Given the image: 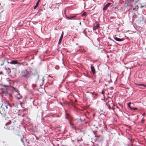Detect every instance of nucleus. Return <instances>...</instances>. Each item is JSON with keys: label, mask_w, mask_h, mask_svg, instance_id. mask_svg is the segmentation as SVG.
Masks as SVG:
<instances>
[{"label": "nucleus", "mask_w": 146, "mask_h": 146, "mask_svg": "<svg viewBox=\"0 0 146 146\" xmlns=\"http://www.w3.org/2000/svg\"><path fill=\"white\" fill-rule=\"evenodd\" d=\"M29 72L27 70H25L22 71L21 72V75L22 77L27 78L28 77V75Z\"/></svg>", "instance_id": "nucleus-1"}, {"label": "nucleus", "mask_w": 146, "mask_h": 146, "mask_svg": "<svg viewBox=\"0 0 146 146\" xmlns=\"http://www.w3.org/2000/svg\"><path fill=\"white\" fill-rule=\"evenodd\" d=\"M5 128L6 129L11 130L14 129V127L13 126H11L10 123H7L5 124Z\"/></svg>", "instance_id": "nucleus-2"}, {"label": "nucleus", "mask_w": 146, "mask_h": 146, "mask_svg": "<svg viewBox=\"0 0 146 146\" xmlns=\"http://www.w3.org/2000/svg\"><path fill=\"white\" fill-rule=\"evenodd\" d=\"M111 4V3H108L105 5L103 8V10L105 11L106 10Z\"/></svg>", "instance_id": "nucleus-3"}, {"label": "nucleus", "mask_w": 146, "mask_h": 146, "mask_svg": "<svg viewBox=\"0 0 146 146\" xmlns=\"http://www.w3.org/2000/svg\"><path fill=\"white\" fill-rule=\"evenodd\" d=\"M5 69L6 70V73L8 74H9L11 72V70L9 67H5Z\"/></svg>", "instance_id": "nucleus-4"}, {"label": "nucleus", "mask_w": 146, "mask_h": 146, "mask_svg": "<svg viewBox=\"0 0 146 146\" xmlns=\"http://www.w3.org/2000/svg\"><path fill=\"white\" fill-rule=\"evenodd\" d=\"M113 38L115 40L119 42L122 41L124 40L123 38H120L115 37H113Z\"/></svg>", "instance_id": "nucleus-5"}, {"label": "nucleus", "mask_w": 146, "mask_h": 146, "mask_svg": "<svg viewBox=\"0 0 146 146\" xmlns=\"http://www.w3.org/2000/svg\"><path fill=\"white\" fill-rule=\"evenodd\" d=\"M90 68L93 74H95L96 73V72L94 66L93 65H92L91 66Z\"/></svg>", "instance_id": "nucleus-6"}, {"label": "nucleus", "mask_w": 146, "mask_h": 146, "mask_svg": "<svg viewBox=\"0 0 146 146\" xmlns=\"http://www.w3.org/2000/svg\"><path fill=\"white\" fill-rule=\"evenodd\" d=\"M96 26H94L93 28V30H96L99 26L100 25L97 22H96Z\"/></svg>", "instance_id": "nucleus-7"}, {"label": "nucleus", "mask_w": 146, "mask_h": 146, "mask_svg": "<svg viewBox=\"0 0 146 146\" xmlns=\"http://www.w3.org/2000/svg\"><path fill=\"white\" fill-rule=\"evenodd\" d=\"M63 31L62 33L61 36L59 38V40L58 42V44H60L61 42V41L62 39V37L63 36Z\"/></svg>", "instance_id": "nucleus-8"}, {"label": "nucleus", "mask_w": 146, "mask_h": 146, "mask_svg": "<svg viewBox=\"0 0 146 146\" xmlns=\"http://www.w3.org/2000/svg\"><path fill=\"white\" fill-rule=\"evenodd\" d=\"M10 63L11 64H19V63L17 60H14L11 61L10 62Z\"/></svg>", "instance_id": "nucleus-9"}, {"label": "nucleus", "mask_w": 146, "mask_h": 146, "mask_svg": "<svg viewBox=\"0 0 146 146\" xmlns=\"http://www.w3.org/2000/svg\"><path fill=\"white\" fill-rule=\"evenodd\" d=\"M26 141L27 139L25 137H23V138H21V141L23 143L24 145H25V144Z\"/></svg>", "instance_id": "nucleus-10"}, {"label": "nucleus", "mask_w": 146, "mask_h": 146, "mask_svg": "<svg viewBox=\"0 0 146 146\" xmlns=\"http://www.w3.org/2000/svg\"><path fill=\"white\" fill-rule=\"evenodd\" d=\"M90 93L92 94L93 97L94 99H96V98L98 95L97 93L92 92H90Z\"/></svg>", "instance_id": "nucleus-11"}, {"label": "nucleus", "mask_w": 146, "mask_h": 146, "mask_svg": "<svg viewBox=\"0 0 146 146\" xmlns=\"http://www.w3.org/2000/svg\"><path fill=\"white\" fill-rule=\"evenodd\" d=\"M76 17V15H74L73 16H71L68 17L67 16H66V17L67 18H68V19H73L74 18Z\"/></svg>", "instance_id": "nucleus-12"}, {"label": "nucleus", "mask_w": 146, "mask_h": 146, "mask_svg": "<svg viewBox=\"0 0 146 146\" xmlns=\"http://www.w3.org/2000/svg\"><path fill=\"white\" fill-rule=\"evenodd\" d=\"M139 8L138 6L137 5H136L135 7L133 8V11H137L138 10Z\"/></svg>", "instance_id": "nucleus-13"}, {"label": "nucleus", "mask_w": 146, "mask_h": 146, "mask_svg": "<svg viewBox=\"0 0 146 146\" xmlns=\"http://www.w3.org/2000/svg\"><path fill=\"white\" fill-rule=\"evenodd\" d=\"M70 116L69 114H68L67 113H66V114H65V118L66 119H70Z\"/></svg>", "instance_id": "nucleus-14"}, {"label": "nucleus", "mask_w": 146, "mask_h": 146, "mask_svg": "<svg viewBox=\"0 0 146 146\" xmlns=\"http://www.w3.org/2000/svg\"><path fill=\"white\" fill-rule=\"evenodd\" d=\"M7 105H6L5 106L6 107V108L7 109L9 108V107L10 108L11 107V106L10 104L8 102H7Z\"/></svg>", "instance_id": "nucleus-15"}, {"label": "nucleus", "mask_w": 146, "mask_h": 146, "mask_svg": "<svg viewBox=\"0 0 146 146\" xmlns=\"http://www.w3.org/2000/svg\"><path fill=\"white\" fill-rule=\"evenodd\" d=\"M137 85L138 86H143V87H142V88H144V87H146V85L143 84H137Z\"/></svg>", "instance_id": "nucleus-16"}, {"label": "nucleus", "mask_w": 146, "mask_h": 146, "mask_svg": "<svg viewBox=\"0 0 146 146\" xmlns=\"http://www.w3.org/2000/svg\"><path fill=\"white\" fill-rule=\"evenodd\" d=\"M38 4H39V1H37L36 4V5H35V6L34 7V9H36V7H38Z\"/></svg>", "instance_id": "nucleus-17"}, {"label": "nucleus", "mask_w": 146, "mask_h": 146, "mask_svg": "<svg viewBox=\"0 0 146 146\" xmlns=\"http://www.w3.org/2000/svg\"><path fill=\"white\" fill-rule=\"evenodd\" d=\"M87 13L86 12H84L81 15V17H84L86 16L87 15Z\"/></svg>", "instance_id": "nucleus-18"}, {"label": "nucleus", "mask_w": 146, "mask_h": 146, "mask_svg": "<svg viewBox=\"0 0 146 146\" xmlns=\"http://www.w3.org/2000/svg\"><path fill=\"white\" fill-rule=\"evenodd\" d=\"M1 90H2V92H3L5 93H6L7 91L6 89H3V88H2Z\"/></svg>", "instance_id": "nucleus-19"}, {"label": "nucleus", "mask_w": 146, "mask_h": 146, "mask_svg": "<svg viewBox=\"0 0 146 146\" xmlns=\"http://www.w3.org/2000/svg\"><path fill=\"white\" fill-rule=\"evenodd\" d=\"M76 140L77 143H79V141H80L82 140V138H81V139H76Z\"/></svg>", "instance_id": "nucleus-20"}, {"label": "nucleus", "mask_w": 146, "mask_h": 146, "mask_svg": "<svg viewBox=\"0 0 146 146\" xmlns=\"http://www.w3.org/2000/svg\"><path fill=\"white\" fill-rule=\"evenodd\" d=\"M134 0H127V2L129 3L133 2Z\"/></svg>", "instance_id": "nucleus-21"}, {"label": "nucleus", "mask_w": 146, "mask_h": 146, "mask_svg": "<svg viewBox=\"0 0 146 146\" xmlns=\"http://www.w3.org/2000/svg\"><path fill=\"white\" fill-rule=\"evenodd\" d=\"M137 109V108H131V110H136Z\"/></svg>", "instance_id": "nucleus-22"}, {"label": "nucleus", "mask_w": 146, "mask_h": 146, "mask_svg": "<svg viewBox=\"0 0 146 146\" xmlns=\"http://www.w3.org/2000/svg\"><path fill=\"white\" fill-rule=\"evenodd\" d=\"M131 104V102H129V103H128V107L131 110V108H131L130 106V104Z\"/></svg>", "instance_id": "nucleus-23"}, {"label": "nucleus", "mask_w": 146, "mask_h": 146, "mask_svg": "<svg viewBox=\"0 0 146 146\" xmlns=\"http://www.w3.org/2000/svg\"><path fill=\"white\" fill-rule=\"evenodd\" d=\"M69 123L70 124V126L73 125V124L71 122H70V120H69Z\"/></svg>", "instance_id": "nucleus-24"}, {"label": "nucleus", "mask_w": 146, "mask_h": 146, "mask_svg": "<svg viewBox=\"0 0 146 146\" xmlns=\"http://www.w3.org/2000/svg\"><path fill=\"white\" fill-rule=\"evenodd\" d=\"M71 127L72 128H73L74 129H75V126H74V124H73V125L71 126Z\"/></svg>", "instance_id": "nucleus-25"}, {"label": "nucleus", "mask_w": 146, "mask_h": 146, "mask_svg": "<svg viewBox=\"0 0 146 146\" xmlns=\"http://www.w3.org/2000/svg\"><path fill=\"white\" fill-rule=\"evenodd\" d=\"M107 76H108V78H111V75H110V74H109V73L108 74V75H107Z\"/></svg>", "instance_id": "nucleus-26"}, {"label": "nucleus", "mask_w": 146, "mask_h": 146, "mask_svg": "<svg viewBox=\"0 0 146 146\" xmlns=\"http://www.w3.org/2000/svg\"><path fill=\"white\" fill-rule=\"evenodd\" d=\"M108 109H109V110H111V107H110V106L109 105H108Z\"/></svg>", "instance_id": "nucleus-27"}, {"label": "nucleus", "mask_w": 146, "mask_h": 146, "mask_svg": "<svg viewBox=\"0 0 146 146\" xmlns=\"http://www.w3.org/2000/svg\"><path fill=\"white\" fill-rule=\"evenodd\" d=\"M93 146H99L97 144H95Z\"/></svg>", "instance_id": "nucleus-28"}, {"label": "nucleus", "mask_w": 146, "mask_h": 146, "mask_svg": "<svg viewBox=\"0 0 146 146\" xmlns=\"http://www.w3.org/2000/svg\"><path fill=\"white\" fill-rule=\"evenodd\" d=\"M0 75H3V73L2 72H0Z\"/></svg>", "instance_id": "nucleus-29"}, {"label": "nucleus", "mask_w": 146, "mask_h": 146, "mask_svg": "<svg viewBox=\"0 0 146 146\" xmlns=\"http://www.w3.org/2000/svg\"><path fill=\"white\" fill-rule=\"evenodd\" d=\"M143 6H141L140 7V8L141 9V8H143Z\"/></svg>", "instance_id": "nucleus-30"}, {"label": "nucleus", "mask_w": 146, "mask_h": 146, "mask_svg": "<svg viewBox=\"0 0 146 146\" xmlns=\"http://www.w3.org/2000/svg\"><path fill=\"white\" fill-rule=\"evenodd\" d=\"M145 115V113H143V114H142V115Z\"/></svg>", "instance_id": "nucleus-31"}, {"label": "nucleus", "mask_w": 146, "mask_h": 146, "mask_svg": "<svg viewBox=\"0 0 146 146\" xmlns=\"http://www.w3.org/2000/svg\"><path fill=\"white\" fill-rule=\"evenodd\" d=\"M7 63H10V62H9L8 61H7Z\"/></svg>", "instance_id": "nucleus-32"}, {"label": "nucleus", "mask_w": 146, "mask_h": 146, "mask_svg": "<svg viewBox=\"0 0 146 146\" xmlns=\"http://www.w3.org/2000/svg\"><path fill=\"white\" fill-rule=\"evenodd\" d=\"M40 0H38V1H39H39H40Z\"/></svg>", "instance_id": "nucleus-33"}, {"label": "nucleus", "mask_w": 146, "mask_h": 146, "mask_svg": "<svg viewBox=\"0 0 146 146\" xmlns=\"http://www.w3.org/2000/svg\"><path fill=\"white\" fill-rule=\"evenodd\" d=\"M3 105H2L1 106V108L2 107V106Z\"/></svg>", "instance_id": "nucleus-34"}, {"label": "nucleus", "mask_w": 146, "mask_h": 146, "mask_svg": "<svg viewBox=\"0 0 146 146\" xmlns=\"http://www.w3.org/2000/svg\"><path fill=\"white\" fill-rule=\"evenodd\" d=\"M81 23H80V24L81 25Z\"/></svg>", "instance_id": "nucleus-35"}, {"label": "nucleus", "mask_w": 146, "mask_h": 146, "mask_svg": "<svg viewBox=\"0 0 146 146\" xmlns=\"http://www.w3.org/2000/svg\"><path fill=\"white\" fill-rule=\"evenodd\" d=\"M18 94H19V95H20V94H19V93H18Z\"/></svg>", "instance_id": "nucleus-36"}, {"label": "nucleus", "mask_w": 146, "mask_h": 146, "mask_svg": "<svg viewBox=\"0 0 146 146\" xmlns=\"http://www.w3.org/2000/svg\"><path fill=\"white\" fill-rule=\"evenodd\" d=\"M143 121V119H142L141 121Z\"/></svg>", "instance_id": "nucleus-37"}, {"label": "nucleus", "mask_w": 146, "mask_h": 146, "mask_svg": "<svg viewBox=\"0 0 146 146\" xmlns=\"http://www.w3.org/2000/svg\"><path fill=\"white\" fill-rule=\"evenodd\" d=\"M17 91H18V90H17V91L16 90V92H17Z\"/></svg>", "instance_id": "nucleus-38"}, {"label": "nucleus", "mask_w": 146, "mask_h": 146, "mask_svg": "<svg viewBox=\"0 0 146 146\" xmlns=\"http://www.w3.org/2000/svg\"><path fill=\"white\" fill-rule=\"evenodd\" d=\"M61 105H62V103H61Z\"/></svg>", "instance_id": "nucleus-39"}, {"label": "nucleus", "mask_w": 146, "mask_h": 146, "mask_svg": "<svg viewBox=\"0 0 146 146\" xmlns=\"http://www.w3.org/2000/svg\"><path fill=\"white\" fill-rule=\"evenodd\" d=\"M128 146H129V145H128Z\"/></svg>", "instance_id": "nucleus-40"}]
</instances>
